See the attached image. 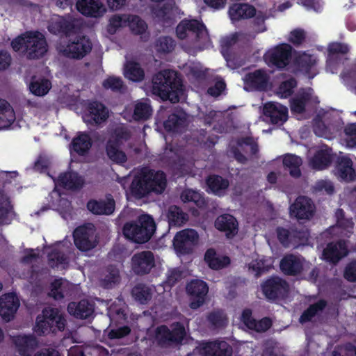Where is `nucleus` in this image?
<instances>
[{
  "instance_id": "obj_38",
  "label": "nucleus",
  "mask_w": 356,
  "mask_h": 356,
  "mask_svg": "<svg viewBox=\"0 0 356 356\" xmlns=\"http://www.w3.org/2000/svg\"><path fill=\"white\" fill-rule=\"evenodd\" d=\"M209 267L213 270H220L230 264V259L227 256L217 257L216 252L213 248L208 249L204 258Z\"/></svg>"
},
{
  "instance_id": "obj_26",
  "label": "nucleus",
  "mask_w": 356,
  "mask_h": 356,
  "mask_svg": "<svg viewBox=\"0 0 356 356\" xmlns=\"http://www.w3.org/2000/svg\"><path fill=\"white\" fill-rule=\"evenodd\" d=\"M241 320L248 329L257 332H264L272 326V321L268 317L262 318L259 321L252 318V311L250 309H245L243 311Z\"/></svg>"
},
{
  "instance_id": "obj_31",
  "label": "nucleus",
  "mask_w": 356,
  "mask_h": 356,
  "mask_svg": "<svg viewBox=\"0 0 356 356\" xmlns=\"http://www.w3.org/2000/svg\"><path fill=\"white\" fill-rule=\"evenodd\" d=\"M313 99V90L309 88L300 92L290 102L292 113L302 114L305 112L306 105Z\"/></svg>"
},
{
  "instance_id": "obj_39",
  "label": "nucleus",
  "mask_w": 356,
  "mask_h": 356,
  "mask_svg": "<svg viewBox=\"0 0 356 356\" xmlns=\"http://www.w3.org/2000/svg\"><path fill=\"white\" fill-rule=\"evenodd\" d=\"M206 184L211 192L215 195H220L229 186L227 179L223 178L220 175H211L208 176L206 179Z\"/></svg>"
},
{
  "instance_id": "obj_57",
  "label": "nucleus",
  "mask_w": 356,
  "mask_h": 356,
  "mask_svg": "<svg viewBox=\"0 0 356 356\" xmlns=\"http://www.w3.org/2000/svg\"><path fill=\"white\" fill-rule=\"evenodd\" d=\"M129 27L134 35H141L146 31L147 25L140 17L134 15L129 22Z\"/></svg>"
},
{
  "instance_id": "obj_47",
  "label": "nucleus",
  "mask_w": 356,
  "mask_h": 356,
  "mask_svg": "<svg viewBox=\"0 0 356 356\" xmlns=\"http://www.w3.org/2000/svg\"><path fill=\"white\" fill-rule=\"evenodd\" d=\"M124 76L128 79L138 82L144 79L145 72L138 63L135 61H129L124 67Z\"/></svg>"
},
{
  "instance_id": "obj_37",
  "label": "nucleus",
  "mask_w": 356,
  "mask_h": 356,
  "mask_svg": "<svg viewBox=\"0 0 356 356\" xmlns=\"http://www.w3.org/2000/svg\"><path fill=\"white\" fill-rule=\"evenodd\" d=\"M229 14L233 20L238 21L254 17L256 8L248 3L235 4L230 8Z\"/></svg>"
},
{
  "instance_id": "obj_19",
  "label": "nucleus",
  "mask_w": 356,
  "mask_h": 356,
  "mask_svg": "<svg viewBox=\"0 0 356 356\" xmlns=\"http://www.w3.org/2000/svg\"><path fill=\"white\" fill-rule=\"evenodd\" d=\"M19 307V301L15 293H8L0 297V315L4 321H10Z\"/></svg>"
},
{
  "instance_id": "obj_2",
  "label": "nucleus",
  "mask_w": 356,
  "mask_h": 356,
  "mask_svg": "<svg viewBox=\"0 0 356 356\" xmlns=\"http://www.w3.org/2000/svg\"><path fill=\"white\" fill-rule=\"evenodd\" d=\"M182 87L178 72L172 70H161L152 78V92L163 100L179 102Z\"/></svg>"
},
{
  "instance_id": "obj_24",
  "label": "nucleus",
  "mask_w": 356,
  "mask_h": 356,
  "mask_svg": "<svg viewBox=\"0 0 356 356\" xmlns=\"http://www.w3.org/2000/svg\"><path fill=\"white\" fill-rule=\"evenodd\" d=\"M186 126L187 115L182 109L175 111L163 122V127L168 132H182Z\"/></svg>"
},
{
  "instance_id": "obj_14",
  "label": "nucleus",
  "mask_w": 356,
  "mask_h": 356,
  "mask_svg": "<svg viewBox=\"0 0 356 356\" xmlns=\"http://www.w3.org/2000/svg\"><path fill=\"white\" fill-rule=\"evenodd\" d=\"M199 240L197 232L193 229H186L177 232L173 239V245L178 252L182 254H190L193 246Z\"/></svg>"
},
{
  "instance_id": "obj_22",
  "label": "nucleus",
  "mask_w": 356,
  "mask_h": 356,
  "mask_svg": "<svg viewBox=\"0 0 356 356\" xmlns=\"http://www.w3.org/2000/svg\"><path fill=\"white\" fill-rule=\"evenodd\" d=\"M201 353L204 356H232V347L225 341H214L203 343Z\"/></svg>"
},
{
  "instance_id": "obj_49",
  "label": "nucleus",
  "mask_w": 356,
  "mask_h": 356,
  "mask_svg": "<svg viewBox=\"0 0 356 356\" xmlns=\"http://www.w3.org/2000/svg\"><path fill=\"white\" fill-rule=\"evenodd\" d=\"M106 274L102 280V284L106 289H111L120 283V275L119 270L113 265H109L106 270Z\"/></svg>"
},
{
  "instance_id": "obj_27",
  "label": "nucleus",
  "mask_w": 356,
  "mask_h": 356,
  "mask_svg": "<svg viewBox=\"0 0 356 356\" xmlns=\"http://www.w3.org/2000/svg\"><path fill=\"white\" fill-rule=\"evenodd\" d=\"M88 210L95 215H111L115 208V202L113 198L104 200H90L86 204Z\"/></svg>"
},
{
  "instance_id": "obj_42",
  "label": "nucleus",
  "mask_w": 356,
  "mask_h": 356,
  "mask_svg": "<svg viewBox=\"0 0 356 356\" xmlns=\"http://www.w3.org/2000/svg\"><path fill=\"white\" fill-rule=\"evenodd\" d=\"M120 147L117 140H108L106 145V152L112 161L122 164L127 161V157L123 151L120 150Z\"/></svg>"
},
{
  "instance_id": "obj_58",
  "label": "nucleus",
  "mask_w": 356,
  "mask_h": 356,
  "mask_svg": "<svg viewBox=\"0 0 356 356\" xmlns=\"http://www.w3.org/2000/svg\"><path fill=\"white\" fill-rule=\"evenodd\" d=\"M34 330L38 335L53 332L52 325H51L43 314L42 317L40 316L37 317Z\"/></svg>"
},
{
  "instance_id": "obj_43",
  "label": "nucleus",
  "mask_w": 356,
  "mask_h": 356,
  "mask_svg": "<svg viewBox=\"0 0 356 356\" xmlns=\"http://www.w3.org/2000/svg\"><path fill=\"white\" fill-rule=\"evenodd\" d=\"M170 226H182L188 219V214L176 205L170 206L167 215Z\"/></svg>"
},
{
  "instance_id": "obj_36",
  "label": "nucleus",
  "mask_w": 356,
  "mask_h": 356,
  "mask_svg": "<svg viewBox=\"0 0 356 356\" xmlns=\"http://www.w3.org/2000/svg\"><path fill=\"white\" fill-rule=\"evenodd\" d=\"M48 31L54 35H70L75 32L76 26L74 22L61 18L51 22L48 25Z\"/></svg>"
},
{
  "instance_id": "obj_29",
  "label": "nucleus",
  "mask_w": 356,
  "mask_h": 356,
  "mask_svg": "<svg viewBox=\"0 0 356 356\" xmlns=\"http://www.w3.org/2000/svg\"><path fill=\"white\" fill-rule=\"evenodd\" d=\"M92 145V139L88 133L79 132L72 139L70 149L71 152H74L79 156H85L88 153Z\"/></svg>"
},
{
  "instance_id": "obj_33",
  "label": "nucleus",
  "mask_w": 356,
  "mask_h": 356,
  "mask_svg": "<svg viewBox=\"0 0 356 356\" xmlns=\"http://www.w3.org/2000/svg\"><path fill=\"white\" fill-rule=\"evenodd\" d=\"M332 159V149H321L314 154L311 160V165L314 169L322 170L331 165Z\"/></svg>"
},
{
  "instance_id": "obj_23",
  "label": "nucleus",
  "mask_w": 356,
  "mask_h": 356,
  "mask_svg": "<svg viewBox=\"0 0 356 356\" xmlns=\"http://www.w3.org/2000/svg\"><path fill=\"white\" fill-rule=\"evenodd\" d=\"M88 113L85 118L86 120L92 124H99L105 122L108 118V111L107 108L101 102L92 101L88 104Z\"/></svg>"
},
{
  "instance_id": "obj_1",
  "label": "nucleus",
  "mask_w": 356,
  "mask_h": 356,
  "mask_svg": "<svg viewBox=\"0 0 356 356\" xmlns=\"http://www.w3.org/2000/svg\"><path fill=\"white\" fill-rule=\"evenodd\" d=\"M166 186L167 179L164 172L143 168L133 179L130 193L135 198L141 199L152 193L161 194Z\"/></svg>"
},
{
  "instance_id": "obj_52",
  "label": "nucleus",
  "mask_w": 356,
  "mask_h": 356,
  "mask_svg": "<svg viewBox=\"0 0 356 356\" xmlns=\"http://www.w3.org/2000/svg\"><path fill=\"white\" fill-rule=\"evenodd\" d=\"M181 199L184 202H194L200 208L202 207L205 204L202 195L198 192L192 189L184 190L181 193Z\"/></svg>"
},
{
  "instance_id": "obj_25",
  "label": "nucleus",
  "mask_w": 356,
  "mask_h": 356,
  "mask_svg": "<svg viewBox=\"0 0 356 356\" xmlns=\"http://www.w3.org/2000/svg\"><path fill=\"white\" fill-rule=\"evenodd\" d=\"M77 10L86 17H102L106 12L100 0H78L76 4Z\"/></svg>"
},
{
  "instance_id": "obj_55",
  "label": "nucleus",
  "mask_w": 356,
  "mask_h": 356,
  "mask_svg": "<svg viewBox=\"0 0 356 356\" xmlns=\"http://www.w3.org/2000/svg\"><path fill=\"white\" fill-rule=\"evenodd\" d=\"M48 264L52 268H58L61 264H67V258L61 251L54 250L47 255Z\"/></svg>"
},
{
  "instance_id": "obj_20",
  "label": "nucleus",
  "mask_w": 356,
  "mask_h": 356,
  "mask_svg": "<svg viewBox=\"0 0 356 356\" xmlns=\"http://www.w3.org/2000/svg\"><path fill=\"white\" fill-rule=\"evenodd\" d=\"M214 226L218 231L224 232L226 237L230 239L233 238L238 231V223L236 218L228 213L218 216L214 222Z\"/></svg>"
},
{
  "instance_id": "obj_16",
  "label": "nucleus",
  "mask_w": 356,
  "mask_h": 356,
  "mask_svg": "<svg viewBox=\"0 0 356 356\" xmlns=\"http://www.w3.org/2000/svg\"><path fill=\"white\" fill-rule=\"evenodd\" d=\"M270 76L264 69H258L245 75L244 88L247 91H265L268 86Z\"/></svg>"
},
{
  "instance_id": "obj_4",
  "label": "nucleus",
  "mask_w": 356,
  "mask_h": 356,
  "mask_svg": "<svg viewBox=\"0 0 356 356\" xmlns=\"http://www.w3.org/2000/svg\"><path fill=\"white\" fill-rule=\"evenodd\" d=\"M156 229L153 217L149 214H142L135 220L124 223L122 232L125 238L138 244L149 241Z\"/></svg>"
},
{
  "instance_id": "obj_61",
  "label": "nucleus",
  "mask_w": 356,
  "mask_h": 356,
  "mask_svg": "<svg viewBox=\"0 0 356 356\" xmlns=\"http://www.w3.org/2000/svg\"><path fill=\"white\" fill-rule=\"evenodd\" d=\"M182 278V271L179 268H172L168 271L166 275V280L165 281V285L172 287L175 286Z\"/></svg>"
},
{
  "instance_id": "obj_5",
  "label": "nucleus",
  "mask_w": 356,
  "mask_h": 356,
  "mask_svg": "<svg viewBox=\"0 0 356 356\" xmlns=\"http://www.w3.org/2000/svg\"><path fill=\"white\" fill-rule=\"evenodd\" d=\"M186 336L184 325L180 322L174 323L172 330L165 325L156 327L154 331V339L158 346L169 348L172 345H181Z\"/></svg>"
},
{
  "instance_id": "obj_60",
  "label": "nucleus",
  "mask_w": 356,
  "mask_h": 356,
  "mask_svg": "<svg viewBox=\"0 0 356 356\" xmlns=\"http://www.w3.org/2000/svg\"><path fill=\"white\" fill-rule=\"evenodd\" d=\"M327 50L329 56L337 54L345 55L348 53L349 47L345 43L335 42L329 44Z\"/></svg>"
},
{
  "instance_id": "obj_41",
  "label": "nucleus",
  "mask_w": 356,
  "mask_h": 356,
  "mask_svg": "<svg viewBox=\"0 0 356 356\" xmlns=\"http://www.w3.org/2000/svg\"><path fill=\"white\" fill-rule=\"evenodd\" d=\"M316 63V60L314 56L306 53L298 55L293 60V65L296 70L308 75Z\"/></svg>"
},
{
  "instance_id": "obj_40",
  "label": "nucleus",
  "mask_w": 356,
  "mask_h": 356,
  "mask_svg": "<svg viewBox=\"0 0 356 356\" xmlns=\"http://www.w3.org/2000/svg\"><path fill=\"white\" fill-rule=\"evenodd\" d=\"M15 120V114L10 104L0 99V129L8 128Z\"/></svg>"
},
{
  "instance_id": "obj_12",
  "label": "nucleus",
  "mask_w": 356,
  "mask_h": 356,
  "mask_svg": "<svg viewBox=\"0 0 356 356\" xmlns=\"http://www.w3.org/2000/svg\"><path fill=\"white\" fill-rule=\"evenodd\" d=\"M186 291L190 299V307L197 309L204 305L209 291V286L201 280H192L187 283Z\"/></svg>"
},
{
  "instance_id": "obj_10",
  "label": "nucleus",
  "mask_w": 356,
  "mask_h": 356,
  "mask_svg": "<svg viewBox=\"0 0 356 356\" xmlns=\"http://www.w3.org/2000/svg\"><path fill=\"white\" fill-rule=\"evenodd\" d=\"M188 33L194 35L197 41L205 40L209 37L208 30L204 24L196 19H184L177 25L176 34L179 39H186Z\"/></svg>"
},
{
  "instance_id": "obj_9",
  "label": "nucleus",
  "mask_w": 356,
  "mask_h": 356,
  "mask_svg": "<svg viewBox=\"0 0 356 356\" xmlns=\"http://www.w3.org/2000/svg\"><path fill=\"white\" fill-rule=\"evenodd\" d=\"M92 47V42L88 37L77 35L69 40L60 51L67 58L81 60L91 51Z\"/></svg>"
},
{
  "instance_id": "obj_53",
  "label": "nucleus",
  "mask_w": 356,
  "mask_h": 356,
  "mask_svg": "<svg viewBox=\"0 0 356 356\" xmlns=\"http://www.w3.org/2000/svg\"><path fill=\"white\" fill-rule=\"evenodd\" d=\"M102 86L106 90H111L113 92H122L125 89L123 81L120 77L110 76L106 79Z\"/></svg>"
},
{
  "instance_id": "obj_51",
  "label": "nucleus",
  "mask_w": 356,
  "mask_h": 356,
  "mask_svg": "<svg viewBox=\"0 0 356 356\" xmlns=\"http://www.w3.org/2000/svg\"><path fill=\"white\" fill-rule=\"evenodd\" d=\"M155 49L159 53H170L175 47V40L169 36H161L155 42Z\"/></svg>"
},
{
  "instance_id": "obj_45",
  "label": "nucleus",
  "mask_w": 356,
  "mask_h": 356,
  "mask_svg": "<svg viewBox=\"0 0 356 356\" xmlns=\"http://www.w3.org/2000/svg\"><path fill=\"white\" fill-rule=\"evenodd\" d=\"M132 296L140 304H147L152 298V289L143 283H138L131 290Z\"/></svg>"
},
{
  "instance_id": "obj_21",
  "label": "nucleus",
  "mask_w": 356,
  "mask_h": 356,
  "mask_svg": "<svg viewBox=\"0 0 356 356\" xmlns=\"http://www.w3.org/2000/svg\"><path fill=\"white\" fill-rule=\"evenodd\" d=\"M264 115L273 124H283L288 119V109L280 104L268 102L264 105Z\"/></svg>"
},
{
  "instance_id": "obj_18",
  "label": "nucleus",
  "mask_w": 356,
  "mask_h": 356,
  "mask_svg": "<svg viewBox=\"0 0 356 356\" xmlns=\"http://www.w3.org/2000/svg\"><path fill=\"white\" fill-rule=\"evenodd\" d=\"M305 259L293 254H287L280 261V268L282 272L289 276L300 275L303 270Z\"/></svg>"
},
{
  "instance_id": "obj_13",
  "label": "nucleus",
  "mask_w": 356,
  "mask_h": 356,
  "mask_svg": "<svg viewBox=\"0 0 356 356\" xmlns=\"http://www.w3.org/2000/svg\"><path fill=\"white\" fill-rule=\"evenodd\" d=\"M155 266V257L150 250H143L135 253L131 259L132 272L138 276L149 274Z\"/></svg>"
},
{
  "instance_id": "obj_17",
  "label": "nucleus",
  "mask_w": 356,
  "mask_h": 356,
  "mask_svg": "<svg viewBox=\"0 0 356 356\" xmlns=\"http://www.w3.org/2000/svg\"><path fill=\"white\" fill-rule=\"evenodd\" d=\"M348 254V246L346 241L343 239L328 243L323 251V259L332 264H337Z\"/></svg>"
},
{
  "instance_id": "obj_44",
  "label": "nucleus",
  "mask_w": 356,
  "mask_h": 356,
  "mask_svg": "<svg viewBox=\"0 0 356 356\" xmlns=\"http://www.w3.org/2000/svg\"><path fill=\"white\" fill-rule=\"evenodd\" d=\"M302 163L301 158L293 154H286L283 159L284 167L289 171L290 175L294 178H299L301 176L300 167Z\"/></svg>"
},
{
  "instance_id": "obj_6",
  "label": "nucleus",
  "mask_w": 356,
  "mask_h": 356,
  "mask_svg": "<svg viewBox=\"0 0 356 356\" xmlns=\"http://www.w3.org/2000/svg\"><path fill=\"white\" fill-rule=\"evenodd\" d=\"M276 234L280 243L285 248H289L291 245L296 248L301 245H305L309 237L308 229L297 225H292L288 228L277 227Z\"/></svg>"
},
{
  "instance_id": "obj_30",
  "label": "nucleus",
  "mask_w": 356,
  "mask_h": 356,
  "mask_svg": "<svg viewBox=\"0 0 356 356\" xmlns=\"http://www.w3.org/2000/svg\"><path fill=\"white\" fill-rule=\"evenodd\" d=\"M67 311L76 318L86 319L94 312V307L87 300H81L78 302H71L68 304Z\"/></svg>"
},
{
  "instance_id": "obj_59",
  "label": "nucleus",
  "mask_w": 356,
  "mask_h": 356,
  "mask_svg": "<svg viewBox=\"0 0 356 356\" xmlns=\"http://www.w3.org/2000/svg\"><path fill=\"white\" fill-rule=\"evenodd\" d=\"M270 268V266L266 264L264 259L252 260L249 264V269L254 273L256 277H259L264 273H267Z\"/></svg>"
},
{
  "instance_id": "obj_11",
  "label": "nucleus",
  "mask_w": 356,
  "mask_h": 356,
  "mask_svg": "<svg viewBox=\"0 0 356 356\" xmlns=\"http://www.w3.org/2000/svg\"><path fill=\"white\" fill-rule=\"evenodd\" d=\"M74 243L77 249L86 252L97 245L95 229L92 224L77 227L73 232Z\"/></svg>"
},
{
  "instance_id": "obj_7",
  "label": "nucleus",
  "mask_w": 356,
  "mask_h": 356,
  "mask_svg": "<svg viewBox=\"0 0 356 356\" xmlns=\"http://www.w3.org/2000/svg\"><path fill=\"white\" fill-rule=\"evenodd\" d=\"M293 51L289 44L281 43L268 49L264 55V59L269 67L284 70L291 63Z\"/></svg>"
},
{
  "instance_id": "obj_64",
  "label": "nucleus",
  "mask_w": 356,
  "mask_h": 356,
  "mask_svg": "<svg viewBox=\"0 0 356 356\" xmlns=\"http://www.w3.org/2000/svg\"><path fill=\"white\" fill-rule=\"evenodd\" d=\"M343 277L348 282H356V261H352L346 265Z\"/></svg>"
},
{
  "instance_id": "obj_50",
  "label": "nucleus",
  "mask_w": 356,
  "mask_h": 356,
  "mask_svg": "<svg viewBox=\"0 0 356 356\" xmlns=\"http://www.w3.org/2000/svg\"><path fill=\"white\" fill-rule=\"evenodd\" d=\"M152 108L146 102H138L136 104L133 118L136 121L146 120L152 115Z\"/></svg>"
},
{
  "instance_id": "obj_54",
  "label": "nucleus",
  "mask_w": 356,
  "mask_h": 356,
  "mask_svg": "<svg viewBox=\"0 0 356 356\" xmlns=\"http://www.w3.org/2000/svg\"><path fill=\"white\" fill-rule=\"evenodd\" d=\"M297 86V81L295 78L291 77L290 79L282 81L278 88L277 94L282 98H287L293 93V90Z\"/></svg>"
},
{
  "instance_id": "obj_56",
  "label": "nucleus",
  "mask_w": 356,
  "mask_h": 356,
  "mask_svg": "<svg viewBox=\"0 0 356 356\" xmlns=\"http://www.w3.org/2000/svg\"><path fill=\"white\" fill-rule=\"evenodd\" d=\"M209 322L216 327H223L227 325V318L221 310L211 312L207 317Z\"/></svg>"
},
{
  "instance_id": "obj_32",
  "label": "nucleus",
  "mask_w": 356,
  "mask_h": 356,
  "mask_svg": "<svg viewBox=\"0 0 356 356\" xmlns=\"http://www.w3.org/2000/svg\"><path fill=\"white\" fill-rule=\"evenodd\" d=\"M13 341L21 356H29L30 352L38 346L37 339L33 335L16 336Z\"/></svg>"
},
{
  "instance_id": "obj_63",
  "label": "nucleus",
  "mask_w": 356,
  "mask_h": 356,
  "mask_svg": "<svg viewBox=\"0 0 356 356\" xmlns=\"http://www.w3.org/2000/svg\"><path fill=\"white\" fill-rule=\"evenodd\" d=\"M126 22V20L122 18L120 15H115L112 16L109 19L108 24L107 31L110 34H114L117 30L123 26V24Z\"/></svg>"
},
{
  "instance_id": "obj_35",
  "label": "nucleus",
  "mask_w": 356,
  "mask_h": 356,
  "mask_svg": "<svg viewBox=\"0 0 356 356\" xmlns=\"http://www.w3.org/2000/svg\"><path fill=\"white\" fill-rule=\"evenodd\" d=\"M42 314L53 327V333L57 331H63L65 327L66 320L59 313L57 308H45L42 310Z\"/></svg>"
},
{
  "instance_id": "obj_15",
  "label": "nucleus",
  "mask_w": 356,
  "mask_h": 356,
  "mask_svg": "<svg viewBox=\"0 0 356 356\" xmlns=\"http://www.w3.org/2000/svg\"><path fill=\"white\" fill-rule=\"evenodd\" d=\"M316 211V207L311 198L298 196L290 206V215L298 220H309Z\"/></svg>"
},
{
  "instance_id": "obj_28",
  "label": "nucleus",
  "mask_w": 356,
  "mask_h": 356,
  "mask_svg": "<svg viewBox=\"0 0 356 356\" xmlns=\"http://www.w3.org/2000/svg\"><path fill=\"white\" fill-rule=\"evenodd\" d=\"M338 176L346 181H353L356 179V172L353 166L352 160L348 156L339 157L335 165Z\"/></svg>"
},
{
  "instance_id": "obj_3",
  "label": "nucleus",
  "mask_w": 356,
  "mask_h": 356,
  "mask_svg": "<svg viewBox=\"0 0 356 356\" xmlns=\"http://www.w3.org/2000/svg\"><path fill=\"white\" fill-rule=\"evenodd\" d=\"M11 47L15 51L25 52L29 59H38L45 55L48 45L42 33L31 31L13 39Z\"/></svg>"
},
{
  "instance_id": "obj_62",
  "label": "nucleus",
  "mask_w": 356,
  "mask_h": 356,
  "mask_svg": "<svg viewBox=\"0 0 356 356\" xmlns=\"http://www.w3.org/2000/svg\"><path fill=\"white\" fill-rule=\"evenodd\" d=\"M278 355L279 348L276 341L268 340L264 343L261 356H278Z\"/></svg>"
},
{
  "instance_id": "obj_34",
  "label": "nucleus",
  "mask_w": 356,
  "mask_h": 356,
  "mask_svg": "<svg viewBox=\"0 0 356 356\" xmlns=\"http://www.w3.org/2000/svg\"><path fill=\"white\" fill-rule=\"evenodd\" d=\"M58 184L66 189L76 190L82 188L83 181L78 173L66 172L60 174L57 180Z\"/></svg>"
},
{
  "instance_id": "obj_46",
  "label": "nucleus",
  "mask_w": 356,
  "mask_h": 356,
  "mask_svg": "<svg viewBox=\"0 0 356 356\" xmlns=\"http://www.w3.org/2000/svg\"><path fill=\"white\" fill-rule=\"evenodd\" d=\"M327 306V301L321 299L318 301L310 305L301 314L300 322L301 323H307L312 321L318 312H323Z\"/></svg>"
},
{
  "instance_id": "obj_48",
  "label": "nucleus",
  "mask_w": 356,
  "mask_h": 356,
  "mask_svg": "<svg viewBox=\"0 0 356 356\" xmlns=\"http://www.w3.org/2000/svg\"><path fill=\"white\" fill-rule=\"evenodd\" d=\"M51 88V83L46 79L32 80L29 84L30 91L35 96L42 97L48 93Z\"/></svg>"
},
{
  "instance_id": "obj_8",
  "label": "nucleus",
  "mask_w": 356,
  "mask_h": 356,
  "mask_svg": "<svg viewBox=\"0 0 356 356\" xmlns=\"http://www.w3.org/2000/svg\"><path fill=\"white\" fill-rule=\"evenodd\" d=\"M261 289L268 301L275 302L284 300L288 296L289 285L285 280L277 276H272L261 284Z\"/></svg>"
}]
</instances>
